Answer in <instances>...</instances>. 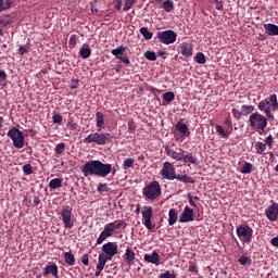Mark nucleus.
Returning a JSON list of instances; mask_svg holds the SVG:
<instances>
[{"instance_id":"obj_60","label":"nucleus","mask_w":278,"mask_h":278,"mask_svg":"<svg viewBox=\"0 0 278 278\" xmlns=\"http://www.w3.org/2000/svg\"><path fill=\"white\" fill-rule=\"evenodd\" d=\"M81 263H83L85 266H88V265H89V255H88V254H86V255L83 256Z\"/></svg>"},{"instance_id":"obj_35","label":"nucleus","mask_w":278,"mask_h":278,"mask_svg":"<svg viewBox=\"0 0 278 278\" xmlns=\"http://www.w3.org/2000/svg\"><path fill=\"white\" fill-rule=\"evenodd\" d=\"M176 99V94L173 91H167L163 93V100L167 103H172Z\"/></svg>"},{"instance_id":"obj_61","label":"nucleus","mask_w":278,"mask_h":278,"mask_svg":"<svg viewBox=\"0 0 278 278\" xmlns=\"http://www.w3.org/2000/svg\"><path fill=\"white\" fill-rule=\"evenodd\" d=\"M225 125L228 127V128H232L233 127V123L231 122V118L227 117L225 119Z\"/></svg>"},{"instance_id":"obj_40","label":"nucleus","mask_w":278,"mask_h":278,"mask_svg":"<svg viewBox=\"0 0 278 278\" xmlns=\"http://www.w3.org/2000/svg\"><path fill=\"white\" fill-rule=\"evenodd\" d=\"M66 149V143L65 142H60L55 146L54 148V153L58 154V155H61L64 153Z\"/></svg>"},{"instance_id":"obj_8","label":"nucleus","mask_w":278,"mask_h":278,"mask_svg":"<svg viewBox=\"0 0 278 278\" xmlns=\"http://www.w3.org/2000/svg\"><path fill=\"white\" fill-rule=\"evenodd\" d=\"M7 137H9L13 143L15 149H23L25 148V135L24 132L18 129L17 127H12L8 130Z\"/></svg>"},{"instance_id":"obj_57","label":"nucleus","mask_w":278,"mask_h":278,"mask_svg":"<svg viewBox=\"0 0 278 278\" xmlns=\"http://www.w3.org/2000/svg\"><path fill=\"white\" fill-rule=\"evenodd\" d=\"M121 62H123L124 64L126 65H129L130 64V59L127 56V55H123L121 59H119Z\"/></svg>"},{"instance_id":"obj_14","label":"nucleus","mask_w":278,"mask_h":278,"mask_svg":"<svg viewBox=\"0 0 278 278\" xmlns=\"http://www.w3.org/2000/svg\"><path fill=\"white\" fill-rule=\"evenodd\" d=\"M194 220H195V217H194L193 208H190V206H185L181 215H179V223L186 224V223H192Z\"/></svg>"},{"instance_id":"obj_25","label":"nucleus","mask_w":278,"mask_h":278,"mask_svg":"<svg viewBox=\"0 0 278 278\" xmlns=\"http://www.w3.org/2000/svg\"><path fill=\"white\" fill-rule=\"evenodd\" d=\"M92 54V50L88 45H84L80 49H79V56L83 60H87L91 56Z\"/></svg>"},{"instance_id":"obj_44","label":"nucleus","mask_w":278,"mask_h":278,"mask_svg":"<svg viewBox=\"0 0 278 278\" xmlns=\"http://www.w3.org/2000/svg\"><path fill=\"white\" fill-rule=\"evenodd\" d=\"M22 169H23L24 175H26V176H29V175H31L34 173L33 166L29 163L24 164Z\"/></svg>"},{"instance_id":"obj_12","label":"nucleus","mask_w":278,"mask_h":278,"mask_svg":"<svg viewBox=\"0 0 278 278\" xmlns=\"http://www.w3.org/2000/svg\"><path fill=\"white\" fill-rule=\"evenodd\" d=\"M141 215L143 218V226L149 230H153L156 226L152 224V218L154 215L153 206H143L141 211Z\"/></svg>"},{"instance_id":"obj_55","label":"nucleus","mask_w":278,"mask_h":278,"mask_svg":"<svg viewBox=\"0 0 278 278\" xmlns=\"http://www.w3.org/2000/svg\"><path fill=\"white\" fill-rule=\"evenodd\" d=\"M265 144H267L269 148L271 147L273 143V137L271 135H268L265 140H264Z\"/></svg>"},{"instance_id":"obj_48","label":"nucleus","mask_w":278,"mask_h":278,"mask_svg":"<svg viewBox=\"0 0 278 278\" xmlns=\"http://www.w3.org/2000/svg\"><path fill=\"white\" fill-rule=\"evenodd\" d=\"M239 263L241 264V265H247V264H249V265H251V258H249V257H247V256H241L240 258H239Z\"/></svg>"},{"instance_id":"obj_10","label":"nucleus","mask_w":278,"mask_h":278,"mask_svg":"<svg viewBox=\"0 0 278 278\" xmlns=\"http://www.w3.org/2000/svg\"><path fill=\"white\" fill-rule=\"evenodd\" d=\"M156 38L161 43L169 46L177 41L178 34L173 29H167L159 31Z\"/></svg>"},{"instance_id":"obj_34","label":"nucleus","mask_w":278,"mask_h":278,"mask_svg":"<svg viewBox=\"0 0 278 278\" xmlns=\"http://www.w3.org/2000/svg\"><path fill=\"white\" fill-rule=\"evenodd\" d=\"M254 111H255V106H253V105H247V104L241 105V114L243 116H249Z\"/></svg>"},{"instance_id":"obj_53","label":"nucleus","mask_w":278,"mask_h":278,"mask_svg":"<svg viewBox=\"0 0 278 278\" xmlns=\"http://www.w3.org/2000/svg\"><path fill=\"white\" fill-rule=\"evenodd\" d=\"M8 75L4 70H0V81H7Z\"/></svg>"},{"instance_id":"obj_38","label":"nucleus","mask_w":278,"mask_h":278,"mask_svg":"<svg viewBox=\"0 0 278 278\" xmlns=\"http://www.w3.org/2000/svg\"><path fill=\"white\" fill-rule=\"evenodd\" d=\"M194 61L198 64L204 65L207 60L205 59V54L203 52H198L197 55L194 56Z\"/></svg>"},{"instance_id":"obj_15","label":"nucleus","mask_w":278,"mask_h":278,"mask_svg":"<svg viewBox=\"0 0 278 278\" xmlns=\"http://www.w3.org/2000/svg\"><path fill=\"white\" fill-rule=\"evenodd\" d=\"M265 215L269 222H276L278 218V204L276 202H271V205L267 206Z\"/></svg>"},{"instance_id":"obj_6","label":"nucleus","mask_w":278,"mask_h":278,"mask_svg":"<svg viewBox=\"0 0 278 278\" xmlns=\"http://www.w3.org/2000/svg\"><path fill=\"white\" fill-rule=\"evenodd\" d=\"M250 127L254 130H258L260 135L268 126V116L261 114L260 112H254L249 117Z\"/></svg>"},{"instance_id":"obj_3","label":"nucleus","mask_w":278,"mask_h":278,"mask_svg":"<svg viewBox=\"0 0 278 278\" xmlns=\"http://www.w3.org/2000/svg\"><path fill=\"white\" fill-rule=\"evenodd\" d=\"M124 225L125 222L123 219H115V222H110V224H105L103 231L100 232L97 239V245H101L106 239L112 238L115 231L119 230Z\"/></svg>"},{"instance_id":"obj_62","label":"nucleus","mask_w":278,"mask_h":278,"mask_svg":"<svg viewBox=\"0 0 278 278\" xmlns=\"http://www.w3.org/2000/svg\"><path fill=\"white\" fill-rule=\"evenodd\" d=\"M68 43H70V46H75L76 45V36L75 35H72L70 37Z\"/></svg>"},{"instance_id":"obj_7","label":"nucleus","mask_w":278,"mask_h":278,"mask_svg":"<svg viewBox=\"0 0 278 278\" xmlns=\"http://www.w3.org/2000/svg\"><path fill=\"white\" fill-rule=\"evenodd\" d=\"M142 194L149 201H155L162 195V187L159 180H153L143 187Z\"/></svg>"},{"instance_id":"obj_27","label":"nucleus","mask_w":278,"mask_h":278,"mask_svg":"<svg viewBox=\"0 0 278 278\" xmlns=\"http://www.w3.org/2000/svg\"><path fill=\"white\" fill-rule=\"evenodd\" d=\"M127 51V47L119 46L116 49L111 51L112 55H114L117 60H121L124 53Z\"/></svg>"},{"instance_id":"obj_39","label":"nucleus","mask_w":278,"mask_h":278,"mask_svg":"<svg viewBox=\"0 0 278 278\" xmlns=\"http://www.w3.org/2000/svg\"><path fill=\"white\" fill-rule=\"evenodd\" d=\"M215 128H216L217 134L220 135L222 138L227 139L229 137V131L224 129L223 126L216 125Z\"/></svg>"},{"instance_id":"obj_17","label":"nucleus","mask_w":278,"mask_h":278,"mask_svg":"<svg viewBox=\"0 0 278 278\" xmlns=\"http://www.w3.org/2000/svg\"><path fill=\"white\" fill-rule=\"evenodd\" d=\"M179 48L182 56L185 58L193 56V48L189 46L187 42H181Z\"/></svg>"},{"instance_id":"obj_30","label":"nucleus","mask_w":278,"mask_h":278,"mask_svg":"<svg viewBox=\"0 0 278 278\" xmlns=\"http://www.w3.org/2000/svg\"><path fill=\"white\" fill-rule=\"evenodd\" d=\"M162 9L166 12V13H172L175 10V4L172 0H165L162 3Z\"/></svg>"},{"instance_id":"obj_50","label":"nucleus","mask_w":278,"mask_h":278,"mask_svg":"<svg viewBox=\"0 0 278 278\" xmlns=\"http://www.w3.org/2000/svg\"><path fill=\"white\" fill-rule=\"evenodd\" d=\"M17 52L20 55H25L26 53H28V49L26 46H20Z\"/></svg>"},{"instance_id":"obj_58","label":"nucleus","mask_w":278,"mask_h":278,"mask_svg":"<svg viewBox=\"0 0 278 278\" xmlns=\"http://www.w3.org/2000/svg\"><path fill=\"white\" fill-rule=\"evenodd\" d=\"M11 24L10 20H0V27H7Z\"/></svg>"},{"instance_id":"obj_21","label":"nucleus","mask_w":278,"mask_h":278,"mask_svg":"<svg viewBox=\"0 0 278 278\" xmlns=\"http://www.w3.org/2000/svg\"><path fill=\"white\" fill-rule=\"evenodd\" d=\"M136 260V253L128 248L124 254V261L126 262L127 265L131 266L134 265V262Z\"/></svg>"},{"instance_id":"obj_36","label":"nucleus","mask_w":278,"mask_h":278,"mask_svg":"<svg viewBox=\"0 0 278 278\" xmlns=\"http://www.w3.org/2000/svg\"><path fill=\"white\" fill-rule=\"evenodd\" d=\"M253 172V164L250 162H245L241 168V174L249 175Z\"/></svg>"},{"instance_id":"obj_42","label":"nucleus","mask_w":278,"mask_h":278,"mask_svg":"<svg viewBox=\"0 0 278 278\" xmlns=\"http://www.w3.org/2000/svg\"><path fill=\"white\" fill-rule=\"evenodd\" d=\"M97 191L102 193V192H110L111 189L108 185V182H99L98 187H97Z\"/></svg>"},{"instance_id":"obj_20","label":"nucleus","mask_w":278,"mask_h":278,"mask_svg":"<svg viewBox=\"0 0 278 278\" xmlns=\"http://www.w3.org/2000/svg\"><path fill=\"white\" fill-rule=\"evenodd\" d=\"M143 258L150 264H154L156 266L160 265V254L157 252H153L152 254H146Z\"/></svg>"},{"instance_id":"obj_22","label":"nucleus","mask_w":278,"mask_h":278,"mask_svg":"<svg viewBox=\"0 0 278 278\" xmlns=\"http://www.w3.org/2000/svg\"><path fill=\"white\" fill-rule=\"evenodd\" d=\"M167 156L172 157L175 161H182L184 152H178L175 149L166 148L165 149Z\"/></svg>"},{"instance_id":"obj_24","label":"nucleus","mask_w":278,"mask_h":278,"mask_svg":"<svg viewBox=\"0 0 278 278\" xmlns=\"http://www.w3.org/2000/svg\"><path fill=\"white\" fill-rule=\"evenodd\" d=\"M96 126L97 128L104 129L105 117L101 111L96 112Z\"/></svg>"},{"instance_id":"obj_33","label":"nucleus","mask_w":278,"mask_h":278,"mask_svg":"<svg viewBox=\"0 0 278 278\" xmlns=\"http://www.w3.org/2000/svg\"><path fill=\"white\" fill-rule=\"evenodd\" d=\"M104 165L106 166L105 173H104V178H106L109 175H113L115 176L117 173V168L115 166H113L111 163H104Z\"/></svg>"},{"instance_id":"obj_1","label":"nucleus","mask_w":278,"mask_h":278,"mask_svg":"<svg viewBox=\"0 0 278 278\" xmlns=\"http://www.w3.org/2000/svg\"><path fill=\"white\" fill-rule=\"evenodd\" d=\"M117 254L118 244L116 242L109 241L106 244L102 245V253L99 254L94 276L100 277L101 273L104 270L108 261H112L113 257Z\"/></svg>"},{"instance_id":"obj_2","label":"nucleus","mask_w":278,"mask_h":278,"mask_svg":"<svg viewBox=\"0 0 278 278\" xmlns=\"http://www.w3.org/2000/svg\"><path fill=\"white\" fill-rule=\"evenodd\" d=\"M106 167L104 162L101 160H90L85 162V164L81 166V173L84 177H100L104 178V174L106 173Z\"/></svg>"},{"instance_id":"obj_32","label":"nucleus","mask_w":278,"mask_h":278,"mask_svg":"<svg viewBox=\"0 0 278 278\" xmlns=\"http://www.w3.org/2000/svg\"><path fill=\"white\" fill-rule=\"evenodd\" d=\"M176 180L184 184H195L194 178H192V176H188L187 174H185L184 176L181 175L176 176Z\"/></svg>"},{"instance_id":"obj_9","label":"nucleus","mask_w":278,"mask_h":278,"mask_svg":"<svg viewBox=\"0 0 278 278\" xmlns=\"http://www.w3.org/2000/svg\"><path fill=\"white\" fill-rule=\"evenodd\" d=\"M236 232L243 244H249L253 241V228L249 224H240V226H237Z\"/></svg>"},{"instance_id":"obj_59","label":"nucleus","mask_w":278,"mask_h":278,"mask_svg":"<svg viewBox=\"0 0 278 278\" xmlns=\"http://www.w3.org/2000/svg\"><path fill=\"white\" fill-rule=\"evenodd\" d=\"M115 10L121 11L123 7V1L122 0H115Z\"/></svg>"},{"instance_id":"obj_11","label":"nucleus","mask_w":278,"mask_h":278,"mask_svg":"<svg viewBox=\"0 0 278 278\" xmlns=\"http://www.w3.org/2000/svg\"><path fill=\"white\" fill-rule=\"evenodd\" d=\"M60 216L65 229H72L75 225L72 206H62Z\"/></svg>"},{"instance_id":"obj_56","label":"nucleus","mask_w":278,"mask_h":278,"mask_svg":"<svg viewBox=\"0 0 278 278\" xmlns=\"http://www.w3.org/2000/svg\"><path fill=\"white\" fill-rule=\"evenodd\" d=\"M121 62H123L124 64L126 65H129L130 64V59L127 56V55H123L121 59H119Z\"/></svg>"},{"instance_id":"obj_37","label":"nucleus","mask_w":278,"mask_h":278,"mask_svg":"<svg viewBox=\"0 0 278 278\" xmlns=\"http://www.w3.org/2000/svg\"><path fill=\"white\" fill-rule=\"evenodd\" d=\"M124 8L123 11L124 12H129L134 5L137 3V0H124Z\"/></svg>"},{"instance_id":"obj_28","label":"nucleus","mask_w":278,"mask_h":278,"mask_svg":"<svg viewBox=\"0 0 278 278\" xmlns=\"http://www.w3.org/2000/svg\"><path fill=\"white\" fill-rule=\"evenodd\" d=\"M62 186H63V179L62 178H52V180L48 185V187L51 190L62 188Z\"/></svg>"},{"instance_id":"obj_13","label":"nucleus","mask_w":278,"mask_h":278,"mask_svg":"<svg viewBox=\"0 0 278 278\" xmlns=\"http://www.w3.org/2000/svg\"><path fill=\"white\" fill-rule=\"evenodd\" d=\"M161 176L164 178V179H167V180H175L176 177H177V174H176V167L175 165L169 162V161H165L163 163V167L160 172Z\"/></svg>"},{"instance_id":"obj_45","label":"nucleus","mask_w":278,"mask_h":278,"mask_svg":"<svg viewBox=\"0 0 278 278\" xmlns=\"http://www.w3.org/2000/svg\"><path fill=\"white\" fill-rule=\"evenodd\" d=\"M52 123H53V124L61 125V124L63 123V116H62L60 113H55V114L52 116Z\"/></svg>"},{"instance_id":"obj_49","label":"nucleus","mask_w":278,"mask_h":278,"mask_svg":"<svg viewBox=\"0 0 278 278\" xmlns=\"http://www.w3.org/2000/svg\"><path fill=\"white\" fill-rule=\"evenodd\" d=\"M159 278H177L175 274H170L169 271H165L159 276Z\"/></svg>"},{"instance_id":"obj_29","label":"nucleus","mask_w":278,"mask_h":278,"mask_svg":"<svg viewBox=\"0 0 278 278\" xmlns=\"http://www.w3.org/2000/svg\"><path fill=\"white\" fill-rule=\"evenodd\" d=\"M139 31L144 40L149 41L153 39L154 33L150 31L148 27H141Z\"/></svg>"},{"instance_id":"obj_18","label":"nucleus","mask_w":278,"mask_h":278,"mask_svg":"<svg viewBox=\"0 0 278 278\" xmlns=\"http://www.w3.org/2000/svg\"><path fill=\"white\" fill-rule=\"evenodd\" d=\"M175 128L178 132L181 135L189 137L191 135V131L189 129V126L184 122H177L175 125Z\"/></svg>"},{"instance_id":"obj_47","label":"nucleus","mask_w":278,"mask_h":278,"mask_svg":"<svg viewBox=\"0 0 278 278\" xmlns=\"http://www.w3.org/2000/svg\"><path fill=\"white\" fill-rule=\"evenodd\" d=\"M255 146L258 148V153L265 152L266 150V143L262 142V141H257L255 143Z\"/></svg>"},{"instance_id":"obj_23","label":"nucleus","mask_w":278,"mask_h":278,"mask_svg":"<svg viewBox=\"0 0 278 278\" xmlns=\"http://www.w3.org/2000/svg\"><path fill=\"white\" fill-rule=\"evenodd\" d=\"M179 219L177 208H170L168 212V225L174 226Z\"/></svg>"},{"instance_id":"obj_4","label":"nucleus","mask_w":278,"mask_h":278,"mask_svg":"<svg viewBox=\"0 0 278 278\" xmlns=\"http://www.w3.org/2000/svg\"><path fill=\"white\" fill-rule=\"evenodd\" d=\"M257 108L261 112L265 113L268 122H273L274 115L271 114V110L278 111V99L276 93L270 94L269 99L260 101Z\"/></svg>"},{"instance_id":"obj_26","label":"nucleus","mask_w":278,"mask_h":278,"mask_svg":"<svg viewBox=\"0 0 278 278\" xmlns=\"http://www.w3.org/2000/svg\"><path fill=\"white\" fill-rule=\"evenodd\" d=\"M181 161L185 163V164H193V165H197V156L190 152L188 154H185L182 153L181 155Z\"/></svg>"},{"instance_id":"obj_54","label":"nucleus","mask_w":278,"mask_h":278,"mask_svg":"<svg viewBox=\"0 0 278 278\" xmlns=\"http://www.w3.org/2000/svg\"><path fill=\"white\" fill-rule=\"evenodd\" d=\"M12 4H13V1H12V0H5V1L3 2L4 11H5V10H9V9L12 7Z\"/></svg>"},{"instance_id":"obj_16","label":"nucleus","mask_w":278,"mask_h":278,"mask_svg":"<svg viewBox=\"0 0 278 278\" xmlns=\"http://www.w3.org/2000/svg\"><path fill=\"white\" fill-rule=\"evenodd\" d=\"M49 274H51L54 278L59 277V267L55 263H49L45 267L42 275L48 276Z\"/></svg>"},{"instance_id":"obj_43","label":"nucleus","mask_w":278,"mask_h":278,"mask_svg":"<svg viewBox=\"0 0 278 278\" xmlns=\"http://www.w3.org/2000/svg\"><path fill=\"white\" fill-rule=\"evenodd\" d=\"M134 165H135V160L132 157H127L123 162V168L124 169L131 168V167H134Z\"/></svg>"},{"instance_id":"obj_64","label":"nucleus","mask_w":278,"mask_h":278,"mask_svg":"<svg viewBox=\"0 0 278 278\" xmlns=\"http://www.w3.org/2000/svg\"><path fill=\"white\" fill-rule=\"evenodd\" d=\"M189 271L190 273H198L197 266L194 264H191L190 267H189Z\"/></svg>"},{"instance_id":"obj_46","label":"nucleus","mask_w":278,"mask_h":278,"mask_svg":"<svg viewBox=\"0 0 278 278\" xmlns=\"http://www.w3.org/2000/svg\"><path fill=\"white\" fill-rule=\"evenodd\" d=\"M232 115L237 121H240L242 118V111H239L238 109H232Z\"/></svg>"},{"instance_id":"obj_52","label":"nucleus","mask_w":278,"mask_h":278,"mask_svg":"<svg viewBox=\"0 0 278 278\" xmlns=\"http://www.w3.org/2000/svg\"><path fill=\"white\" fill-rule=\"evenodd\" d=\"M215 9H216L217 11H223V9H224L223 1H220V0H215Z\"/></svg>"},{"instance_id":"obj_31","label":"nucleus","mask_w":278,"mask_h":278,"mask_svg":"<svg viewBox=\"0 0 278 278\" xmlns=\"http://www.w3.org/2000/svg\"><path fill=\"white\" fill-rule=\"evenodd\" d=\"M64 261L68 266H74L76 264L75 255L71 252L64 253Z\"/></svg>"},{"instance_id":"obj_63","label":"nucleus","mask_w":278,"mask_h":278,"mask_svg":"<svg viewBox=\"0 0 278 278\" xmlns=\"http://www.w3.org/2000/svg\"><path fill=\"white\" fill-rule=\"evenodd\" d=\"M270 243L273 247L278 248V237H274V239H271Z\"/></svg>"},{"instance_id":"obj_51","label":"nucleus","mask_w":278,"mask_h":278,"mask_svg":"<svg viewBox=\"0 0 278 278\" xmlns=\"http://www.w3.org/2000/svg\"><path fill=\"white\" fill-rule=\"evenodd\" d=\"M188 201L192 207H197V203L194 202V195H192V193H188Z\"/></svg>"},{"instance_id":"obj_5","label":"nucleus","mask_w":278,"mask_h":278,"mask_svg":"<svg viewBox=\"0 0 278 278\" xmlns=\"http://www.w3.org/2000/svg\"><path fill=\"white\" fill-rule=\"evenodd\" d=\"M112 135L110 132H92L84 138V143H96L97 146H106L112 142Z\"/></svg>"},{"instance_id":"obj_19","label":"nucleus","mask_w":278,"mask_h":278,"mask_svg":"<svg viewBox=\"0 0 278 278\" xmlns=\"http://www.w3.org/2000/svg\"><path fill=\"white\" fill-rule=\"evenodd\" d=\"M264 29L266 34L270 37L278 36V25L273 23L264 24Z\"/></svg>"},{"instance_id":"obj_41","label":"nucleus","mask_w":278,"mask_h":278,"mask_svg":"<svg viewBox=\"0 0 278 278\" xmlns=\"http://www.w3.org/2000/svg\"><path fill=\"white\" fill-rule=\"evenodd\" d=\"M144 58L148 61L155 62L157 60V55L154 51L148 50L144 52Z\"/></svg>"}]
</instances>
